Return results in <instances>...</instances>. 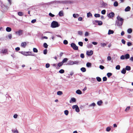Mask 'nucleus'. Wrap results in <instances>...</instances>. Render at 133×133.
Returning <instances> with one entry per match:
<instances>
[{
	"instance_id": "1",
	"label": "nucleus",
	"mask_w": 133,
	"mask_h": 133,
	"mask_svg": "<svg viewBox=\"0 0 133 133\" xmlns=\"http://www.w3.org/2000/svg\"><path fill=\"white\" fill-rule=\"evenodd\" d=\"M117 18L118 20L116 21V25L119 26L122 25L123 22V19L119 16H118Z\"/></svg>"
},
{
	"instance_id": "2",
	"label": "nucleus",
	"mask_w": 133,
	"mask_h": 133,
	"mask_svg": "<svg viewBox=\"0 0 133 133\" xmlns=\"http://www.w3.org/2000/svg\"><path fill=\"white\" fill-rule=\"evenodd\" d=\"M58 23L57 22L53 21L51 23V26L53 28H55L59 26Z\"/></svg>"
},
{
	"instance_id": "3",
	"label": "nucleus",
	"mask_w": 133,
	"mask_h": 133,
	"mask_svg": "<svg viewBox=\"0 0 133 133\" xmlns=\"http://www.w3.org/2000/svg\"><path fill=\"white\" fill-rule=\"evenodd\" d=\"M71 46L75 50H77L78 49V47L76 44L74 43H72L71 44Z\"/></svg>"
},
{
	"instance_id": "4",
	"label": "nucleus",
	"mask_w": 133,
	"mask_h": 133,
	"mask_svg": "<svg viewBox=\"0 0 133 133\" xmlns=\"http://www.w3.org/2000/svg\"><path fill=\"white\" fill-rule=\"evenodd\" d=\"M115 16V14L113 12H111V13H109L108 15H107L108 16L109 18H112Z\"/></svg>"
},
{
	"instance_id": "5",
	"label": "nucleus",
	"mask_w": 133,
	"mask_h": 133,
	"mask_svg": "<svg viewBox=\"0 0 133 133\" xmlns=\"http://www.w3.org/2000/svg\"><path fill=\"white\" fill-rule=\"evenodd\" d=\"M23 31L22 30H20L17 31H16L15 32V34L19 36L23 34Z\"/></svg>"
},
{
	"instance_id": "6",
	"label": "nucleus",
	"mask_w": 133,
	"mask_h": 133,
	"mask_svg": "<svg viewBox=\"0 0 133 133\" xmlns=\"http://www.w3.org/2000/svg\"><path fill=\"white\" fill-rule=\"evenodd\" d=\"M93 54V51L92 50L90 51H88L87 52V54L89 56Z\"/></svg>"
},
{
	"instance_id": "7",
	"label": "nucleus",
	"mask_w": 133,
	"mask_h": 133,
	"mask_svg": "<svg viewBox=\"0 0 133 133\" xmlns=\"http://www.w3.org/2000/svg\"><path fill=\"white\" fill-rule=\"evenodd\" d=\"M95 22L96 23H98V25H102L103 24V23L101 21L96 20L95 21Z\"/></svg>"
},
{
	"instance_id": "8",
	"label": "nucleus",
	"mask_w": 133,
	"mask_h": 133,
	"mask_svg": "<svg viewBox=\"0 0 133 133\" xmlns=\"http://www.w3.org/2000/svg\"><path fill=\"white\" fill-rule=\"evenodd\" d=\"M26 42H22L21 44V46L23 47L24 48L26 46Z\"/></svg>"
},
{
	"instance_id": "9",
	"label": "nucleus",
	"mask_w": 133,
	"mask_h": 133,
	"mask_svg": "<svg viewBox=\"0 0 133 133\" xmlns=\"http://www.w3.org/2000/svg\"><path fill=\"white\" fill-rule=\"evenodd\" d=\"M76 102V99L74 98H72L71 99L70 101V102L71 103L72 102Z\"/></svg>"
},
{
	"instance_id": "10",
	"label": "nucleus",
	"mask_w": 133,
	"mask_h": 133,
	"mask_svg": "<svg viewBox=\"0 0 133 133\" xmlns=\"http://www.w3.org/2000/svg\"><path fill=\"white\" fill-rule=\"evenodd\" d=\"M58 15L60 16H63L64 15L63 11H59V12Z\"/></svg>"
},
{
	"instance_id": "11",
	"label": "nucleus",
	"mask_w": 133,
	"mask_h": 133,
	"mask_svg": "<svg viewBox=\"0 0 133 133\" xmlns=\"http://www.w3.org/2000/svg\"><path fill=\"white\" fill-rule=\"evenodd\" d=\"M130 9L131 8L130 6H128L125 8V11H128L130 10Z\"/></svg>"
},
{
	"instance_id": "12",
	"label": "nucleus",
	"mask_w": 133,
	"mask_h": 133,
	"mask_svg": "<svg viewBox=\"0 0 133 133\" xmlns=\"http://www.w3.org/2000/svg\"><path fill=\"white\" fill-rule=\"evenodd\" d=\"M131 69V67L129 66H126L125 68V70L127 71H129Z\"/></svg>"
},
{
	"instance_id": "13",
	"label": "nucleus",
	"mask_w": 133,
	"mask_h": 133,
	"mask_svg": "<svg viewBox=\"0 0 133 133\" xmlns=\"http://www.w3.org/2000/svg\"><path fill=\"white\" fill-rule=\"evenodd\" d=\"M6 31L8 32H10L11 30V28L9 27H7L6 28Z\"/></svg>"
},
{
	"instance_id": "14",
	"label": "nucleus",
	"mask_w": 133,
	"mask_h": 133,
	"mask_svg": "<svg viewBox=\"0 0 133 133\" xmlns=\"http://www.w3.org/2000/svg\"><path fill=\"white\" fill-rule=\"evenodd\" d=\"M114 33V31L111 30H109L108 31V35H110L113 34Z\"/></svg>"
},
{
	"instance_id": "15",
	"label": "nucleus",
	"mask_w": 133,
	"mask_h": 133,
	"mask_svg": "<svg viewBox=\"0 0 133 133\" xmlns=\"http://www.w3.org/2000/svg\"><path fill=\"white\" fill-rule=\"evenodd\" d=\"M125 58L126 59H128L130 57L129 55L128 54H127L125 55Z\"/></svg>"
},
{
	"instance_id": "16",
	"label": "nucleus",
	"mask_w": 133,
	"mask_h": 133,
	"mask_svg": "<svg viewBox=\"0 0 133 133\" xmlns=\"http://www.w3.org/2000/svg\"><path fill=\"white\" fill-rule=\"evenodd\" d=\"M76 93L78 94H82V91L79 90H76Z\"/></svg>"
},
{
	"instance_id": "17",
	"label": "nucleus",
	"mask_w": 133,
	"mask_h": 133,
	"mask_svg": "<svg viewBox=\"0 0 133 133\" xmlns=\"http://www.w3.org/2000/svg\"><path fill=\"white\" fill-rule=\"evenodd\" d=\"M121 73L123 74H125L126 73V70L125 69L123 68L121 71Z\"/></svg>"
},
{
	"instance_id": "18",
	"label": "nucleus",
	"mask_w": 133,
	"mask_h": 133,
	"mask_svg": "<svg viewBox=\"0 0 133 133\" xmlns=\"http://www.w3.org/2000/svg\"><path fill=\"white\" fill-rule=\"evenodd\" d=\"M81 70L83 72L86 71V69L85 68L82 67L81 69Z\"/></svg>"
},
{
	"instance_id": "19",
	"label": "nucleus",
	"mask_w": 133,
	"mask_h": 133,
	"mask_svg": "<svg viewBox=\"0 0 133 133\" xmlns=\"http://www.w3.org/2000/svg\"><path fill=\"white\" fill-rule=\"evenodd\" d=\"M68 60V59L67 58H64L62 61V63H63L65 62H66Z\"/></svg>"
},
{
	"instance_id": "20",
	"label": "nucleus",
	"mask_w": 133,
	"mask_h": 133,
	"mask_svg": "<svg viewBox=\"0 0 133 133\" xmlns=\"http://www.w3.org/2000/svg\"><path fill=\"white\" fill-rule=\"evenodd\" d=\"M12 131L14 133H18V131L16 129H15L12 130Z\"/></svg>"
},
{
	"instance_id": "21",
	"label": "nucleus",
	"mask_w": 133,
	"mask_h": 133,
	"mask_svg": "<svg viewBox=\"0 0 133 133\" xmlns=\"http://www.w3.org/2000/svg\"><path fill=\"white\" fill-rule=\"evenodd\" d=\"M102 103V100H100L97 102V104L99 105H100Z\"/></svg>"
},
{
	"instance_id": "22",
	"label": "nucleus",
	"mask_w": 133,
	"mask_h": 133,
	"mask_svg": "<svg viewBox=\"0 0 133 133\" xmlns=\"http://www.w3.org/2000/svg\"><path fill=\"white\" fill-rule=\"evenodd\" d=\"M118 5V3L117 1L115 2L114 3V5L115 6H117Z\"/></svg>"
},
{
	"instance_id": "23",
	"label": "nucleus",
	"mask_w": 133,
	"mask_h": 133,
	"mask_svg": "<svg viewBox=\"0 0 133 133\" xmlns=\"http://www.w3.org/2000/svg\"><path fill=\"white\" fill-rule=\"evenodd\" d=\"M18 15L19 16H22L23 15V13L22 12L20 11L18 12Z\"/></svg>"
},
{
	"instance_id": "24",
	"label": "nucleus",
	"mask_w": 133,
	"mask_h": 133,
	"mask_svg": "<svg viewBox=\"0 0 133 133\" xmlns=\"http://www.w3.org/2000/svg\"><path fill=\"white\" fill-rule=\"evenodd\" d=\"M94 16L96 17H99L100 16L99 14H96L94 15Z\"/></svg>"
},
{
	"instance_id": "25",
	"label": "nucleus",
	"mask_w": 133,
	"mask_h": 133,
	"mask_svg": "<svg viewBox=\"0 0 133 133\" xmlns=\"http://www.w3.org/2000/svg\"><path fill=\"white\" fill-rule=\"evenodd\" d=\"M63 94V92L62 91H59L57 92V94L59 95H60Z\"/></svg>"
},
{
	"instance_id": "26",
	"label": "nucleus",
	"mask_w": 133,
	"mask_h": 133,
	"mask_svg": "<svg viewBox=\"0 0 133 133\" xmlns=\"http://www.w3.org/2000/svg\"><path fill=\"white\" fill-rule=\"evenodd\" d=\"M96 79L97 81L99 82H100L101 81V78L99 77H96Z\"/></svg>"
},
{
	"instance_id": "27",
	"label": "nucleus",
	"mask_w": 133,
	"mask_h": 133,
	"mask_svg": "<svg viewBox=\"0 0 133 133\" xmlns=\"http://www.w3.org/2000/svg\"><path fill=\"white\" fill-rule=\"evenodd\" d=\"M74 63L73 62V61H70L68 63V64L69 65H72L74 64Z\"/></svg>"
},
{
	"instance_id": "28",
	"label": "nucleus",
	"mask_w": 133,
	"mask_h": 133,
	"mask_svg": "<svg viewBox=\"0 0 133 133\" xmlns=\"http://www.w3.org/2000/svg\"><path fill=\"white\" fill-rule=\"evenodd\" d=\"M112 75V74L110 72L108 73L107 74V76L109 78L110 77V76Z\"/></svg>"
},
{
	"instance_id": "29",
	"label": "nucleus",
	"mask_w": 133,
	"mask_h": 133,
	"mask_svg": "<svg viewBox=\"0 0 133 133\" xmlns=\"http://www.w3.org/2000/svg\"><path fill=\"white\" fill-rule=\"evenodd\" d=\"M127 31H128V32L130 34V33H131L132 32V30L131 28L129 29H128V30Z\"/></svg>"
},
{
	"instance_id": "30",
	"label": "nucleus",
	"mask_w": 133,
	"mask_h": 133,
	"mask_svg": "<svg viewBox=\"0 0 133 133\" xmlns=\"http://www.w3.org/2000/svg\"><path fill=\"white\" fill-rule=\"evenodd\" d=\"M101 45L102 46L104 47L106 46L107 44L104 43H101Z\"/></svg>"
},
{
	"instance_id": "31",
	"label": "nucleus",
	"mask_w": 133,
	"mask_h": 133,
	"mask_svg": "<svg viewBox=\"0 0 133 133\" xmlns=\"http://www.w3.org/2000/svg\"><path fill=\"white\" fill-rule=\"evenodd\" d=\"M130 108V106H128L127 107L126 109H125V111L126 112H127L128 111H129Z\"/></svg>"
},
{
	"instance_id": "32",
	"label": "nucleus",
	"mask_w": 133,
	"mask_h": 133,
	"mask_svg": "<svg viewBox=\"0 0 133 133\" xmlns=\"http://www.w3.org/2000/svg\"><path fill=\"white\" fill-rule=\"evenodd\" d=\"M87 66L88 67H91V64L90 63L88 62L86 64Z\"/></svg>"
},
{
	"instance_id": "33",
	"label": "nucleus",
	"mask_w": 133,
	"mask_h": 133,
	"mask_svg": "<svg viewBox=\"0 0 133 133\" xmlns=\"http://www.w3.org/2000/svg\"><path fill=\"white\" fill-rule=\"evenodd\" d=\"M64 113L65 115H67L68 114L69 111H68V110H65L64 111Z\"/></svg>"
},
{
	"instance_id": "34",
	"label": "nucleus",
	"mask_w": 133,
	"mask_h": 133,
	"mask_svg": "<svg viewBox=\"0 0 133 133\" xmlns=\"http://www.w3.org/2000/svg\"><path fill=\"white\" fill-rule=\"evenodd\" d=\"M75 111L77 112H79V111L80 110L78 106H77L76 108Z\"/></svg>"
},
{
	"instance_id": "35",
	"label": "nucleus",
	"mask_w": 133,
	"mask_h": 133,
	"mask_svg": "<svg viewBox=\"0 0 133 133\" xmlns=\"http://www.w3.org/2000/svg\"><path fill=\"white\" fill-rule=\"evenodd\" d=\"M59 72L61 74H63L64 73V70L63 69H61L59 71Z\"/></svg>"
},
{
	"instance_id": "36",
	"label": "nucleus",
	"mask_w": 133,
	"mask_h": 133,
	"mask_svg": "<svg viewBox=\"0 0 133 133\" xmlns=\"http://www.w3.org/2000/svg\"><path fill=\"white\" fill-rule=\"evenodd\" d=\"M43 46L45 48H48V45L46 43H45L43 44Z\"/></svg>"
},
{
	"instance_id": "37",
	"label": "nucleus",
	"mask_w": 133,
	"mask_h": 133,
	"mask_svg": "<svg viewBox=\"0 0 133 133\" xmlns=\"http://www.w3.org/2000/svg\"><path fill=\"white\" fill-rule=\"evenodd\" d=\"M63 64V63H62V62H60V63H58L57 65H58V66H59V67H61V66Z\"/></svg>"
},
{
	"instance_id": "38",
	"label": "nucleus",
	"mask_w": 133,
	"mask_h": 133,
	"mask_svg": "<svg viewBox=\"0 0 133 133\" xmlns=\"http://www.w3.org/2000/svg\"><path fill=\"white\" fill-rule=\"evenodd\" d=\"M79 16V15L78 14H73V17L75 18Z\"/></svg>"
},
{
	"instance_id": "39",
	"label": "nucleus",
	"mask_w": 133,
	"mask_h": 133,
	"mask_svg": "<svg viewBox=\"0 0 133 133\" xmlns=\"http://www.w3.org/2000/svg\"><path fill=\"white\" fill-rule=\"evenodd\" d=\"M33 51L35 52H37L38 51L37 49L36 48H34L33 49Z\"/></svg>"
},
{
	"instance_id": "40",
	"label": "nucleus",
	"mask_w": 133,
	"mask_h": 133,
	"mask_svg": "<svg viewBox=\"0 0 133 133\" xmlns=\"http://www.w3.org/2000/svg\"><path fill=\"white\" fill-rule=\"evenodd\" d=\"M92 16V14L90 12L88 13L87 14V16H88V17Z\"/></svg>"
},
{
	"instance_id": "41",
	"label": "nucleus",
	"mask_w": 133,
	"mask_h": 133,
	"mask_svg": "<svg viewBox=\"0 0 133 133\" xmlns=\"http://www.w3.org/2000/svg\"><path fill=\"white\" fill-rule=\"evenodd\" d=\"M78 44L81 46H82L83 45V43L81 42H79L78 43Z\"/></svg>"
},
{
	"instance_id": "42",
	"label": "nucleus",
	"mask_w": 133,
	"mask_h": 133,
	"mask_svg": "<svg viewBox=\"0 0 133 133\" xmlns=\"http://www.w3.org/2000/svg\"><path fill=\"white\" fill-rule=\"evenodd\" d=\"M106 13V11L105 10H103L102 11L101 13L103 15L105 14Z\"/></svg>"
},
{
	"instance_id": "43",
	"label": "nucleus",
	"mask_w": 133,
	"mask_h": 133,
	"mask_svg": "<svg viewBox=\"0 0 133 133\" xmlns=\"http://www.w3.org/2000/svg\"><path fill=\"white\" fill-rule=\"evenodd\" d=\"M68 41L67 40H65L63 41V43L65 45H66L68 44Z\"/></svg>"
},
{
	"instance_id": "44",
	"label": "nucleus",
	"mask_w": 133,
	"mask_h": 133,
	"mask_svg": "<svg viewBox=\"0 0 133 133\" xmlns=\"http://www.w3.org/2000/svg\"><path fill=\"white\" fill-rule=\"evenodd\" d=\"M120 67L119 65H118L116 67V69L117 70H119L120 69Z\"/></svg>"
},
{
	"instance_id": "45",
	"label": "nucleus",
	"mask_w": 133,
	"mask_h": 133,
	"mask_svg": "<svg viewBox=\"0 0 133 133\" xmlns=\"http://www.w3.org/2000/svg\"><path fill=\"white\" fill-rule=\"evenodd\" d=\"M103 81H107V78L106 77H103Z\"/></svg>"
},
{
	"instance_id": "46",
	"label": "nucleus",
	"mask_w": 133,
	"mask_h": 133,
	"mask_svg": "<svg viewBox=\"0 0 133 133\" xmlns=\"http://www.w3.org/2000/svg\"><path fill=\"white\" fill-rule=\"evenodd\" d=\"M80 57L81 58H83L84 57V54H81L80 55Z\"/></svg>"
},
{
	"instance_id": "47",
	"label": "nucleus",
	"mask_w": 133,
	"mask_h": 133,
	"mask_svg": "<svg viewBox=\"0 0 133 133\" xmlns=\"http://www.w3.org/2000/svg\"><path fill=\"white\" fill-rule=\"evenodd\" d=\"M120 58L121 59H124L125 58V56L123 55H122L120 57Z\"/></svg>"
},
{
	"instance_id": "48",
	"label": "nucleus",
	"mask_w": 133,
	"mask_h": 133,
	"mask_svg": "<svg viewBox=\"0 0 133 133\" xmlns=\"http://www.w3.org/2000/svg\"><path fill=\"white\" fill-rule=\"evenodd\" d=\"M111 128L109 127H108L106 129V131H109L111 130Z\"/></svg>"
},
{
	"instance_id": "49",
	"label": "nucleus",
	"mask_w": 133,
	"mask_h": 133,
	"mask_svg": "<svg viewBox=\"0 0 133 133\" xmlns=\"http://www.w3.org/2000/svg\"><path fill=\"white\" fill-rule=\"evenodd\" d=\"M78 34L79 35H82V32L81 31H79L78 32Z\"/></svg>"
},
{
	"instance_id": "50",
	"label": "nucleus",
	"mask_w": 133,
	"mask_h": 133,
	"mask_svg": "<svg viewBox=\"0 0 133 133\" xmlns=\"http://www.w3.org/2000/svg\"><path fill=\"white\" fill-rule=\"evenodd\" d=\"M2 51L3 53H4L6 52H7V50L6 49L2 50Z\"/></svg>"
},
{
	"instance_id": "51",
	"label": "nucleus",
	"mask_w": 133,
	"mask_h": 133,
	"mask_svg": "<svg viewBox=\"0 0 133 133\" xmlns=\"http://www.w3.org/2000/svg\"><path fill=\"white\" fill-rule=\"evenodd\" d=\"M99 68L103 70L104 69V67L102 65H100L99 66Z\"/></svg>"
},
{
	"instance_id": "52",
	"label": "nucleus",
	"mask_w": 133,
	"mask_h": 133,
	"mask_svg": "<svg viewBox=\"0 0 133 133\" xmlns=\"http://www.w3.org/2000/svg\"><path fill=\"white\" fill-rule=\"evenodd\" d=\"M49 15L50 16H51V17H54V16H55V15H54L52 14L51 13H49Z\"/></svg>"
},
{
	"instance_id": "53",
	"label": "nucleus",
	"mask_w": 133,
	"mask_h": 133,
	"mask_svg": "<svg viewBox=\"0 0 133 133\" xmlns=\"http://www.w3.org/2000/svg\"><path fill=\"white\" fill-rule=\"evenodd\" d=\"M74 64H77L79 63V62L78 61H75L74 62L73 61Z\"/></svg>"
},
{
	"instance_id": "54",
	"label": "nucleus",
	"mask_w": 133,
	"mask_h": 133,
	"mask_svg": "<svg viewBox=\"0 0 133 133\" xmlns=\"http://www.w3.org/2000/svg\"><path fill=\"white\" fill-rule=\"evenodd\" d=\"M45 66L46 68H48L50 67V65L49 63H47L46 64Z\"/></svg>"
},
{
	"instance_id": "55",
	"label": "nucleus",
	"mask_w": 133,
	"mask_h": 133,
	"mask_svg": "<svg viewBox=\"0 0 133 133\" xmlns=\"http://www.w3.org/2000/svg\"><path fill=\"white\" fill-rule=\"evenodd\" d=\"M77 106H78V105H74L72 106V108L73 109H76V108Z\"/></svg>"
},
{
	"instance_id": "56",
	"label": "nucleus",
	"mask_w": 133,
	"mask_h": 133,
	"mask_svg": "<svg viewBox=\"0 0 133 133\" xmlns=\"http://www.w3.org/2000/svg\"><path fill=\"white\" fill-rule=\"evenodd\" d=\"M47 50L46 49H45V50H44V51H43L44 54H46L47 53Z\"/></svg>"
},
{
	"instance_id": "57",
	"label": "nucleus",
	"mask_w": 133,
	"mask_h": 133,
	"mask_svg": "<svg viewBox=\"0 0 133 133\" xmlns=\"http://www.w3.org/2000/svg\"><path fill=\"white\" fill-rule=\"evenodd\" d=\"M95 105H96L95 104V103H92L91 104H90V106H95Z\"/></svg>"
},
{
	"instance_id": "58",
	"label": "nucleus",
	"mask_w": 133,
	"mask_h": 133,
	"mask_svg": "<svg viewBox=\"0 0 133 133\" xmlns=\"http://www.w3.org/2000/svg\"><path fill=\"white\" fill-rule=\"evenodd\" d=\"M92 46V44H89L88 45V48H91Z\"/></svg>"
},
{
	"instance_id": "59",
	"label": "nucleus",
	"mask_w": 133,
	"mask_h": 133,
	"mask_svg": "<svg viewBox=\"0 0 133 133\" xmlns=\"http://www.w3.org/2000/svg\"><path fill=\"white\" fill-rule=\"evenodd\" d=\"M122 43L124 44H125V41L123 39H122L121 41Z\"/></svg>"
},
{
	"instance_id": "60",
	"label": "nucleus",
	"mask_w": 133,
	"mask_h": 133,
	"mask_svg": "<svg viewBox=\"0 0 133 133\" xmlns=\"http://www.w3.org/2000/svg\"><path fill=\"white\" fill-rule=\"evenodd\" d=\"M107 59L108 61H110L111 59V58L110 56H108L107 57Z\"/></svg>"
},
{
	"instance_id": "61",
	"label": "nucleus",
	"mask_w": 133,
	"mask_h": 133,
	"mask_svg": "<svg viewBox=\"0 0 133 133\" xmlns=\"http://www.w3.org/2000/svg\"><path fill=\"white\" fill-rule=\"evenodd\" d=\"M36 21V20L35 19H33L32 20L31 22L32 23H34Z\"/></svg>"
},
{
	"instance_id": "62",
	"label": "nucleus",
	"mask_w": 133,
	"mask_h": 133,
	"mask_svg": "<svg viewBox=\"0 0 133 133\" xmlns=\"http://www.w3.org/2000/svg\"><path fill=\"white\" fill-rule=\"evenodd\" d=\"M89 35V33L88 32H85V36H87Z\"/></svg>"
},
{
	"instance_id": "63",
	"label": "nucleus",
	"mask_w": 133,
	"mask_h": 133,
	"mask_svg": "<svg viewBox=\"0 0 133 133\" xmlns=\"http://www.w3.org/2000/svg\"><path fill=\"white\" fill-rule=\"evenodd\" d=\"M20 48L18 47H17L15 49L17 51L19 50H20Z\"/></svg>"
},
{
	"instance_id": "64",
	"label": "nucleus",
	"mask_w": 133,
	"mask_h": 133,
	"mask_svg": "<svg viewBox=\"0 0 133 133\" xmlns=\"http://www.w3.org/2000/svg\"><path fill=\"white\" fill-rule=\"evenodd\" d=\"M132 44L130 42H128L127 43V45L128 46H130Z\"/></svg>"
}]
</instances>
